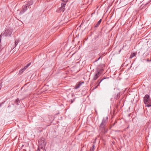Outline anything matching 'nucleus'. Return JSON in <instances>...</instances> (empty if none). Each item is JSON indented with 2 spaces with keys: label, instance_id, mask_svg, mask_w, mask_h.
Here are the masks:
<instances>
[{
  "label": "nucleus",
  "instance_id": "3",
  "mask_svg": "<svg viewBox=\"0 0 151 151\" xmlns=\"http://www.w3.org/2000/svg\"><path fill=\"white\" fill-rule=\"evenodd\" d=\"M39 145L40 147L42 148L44 147L46 144V142L45 139L43 137H42L38 141Z\"/></svg>",
  "mask_w": 151,
  "mask_h": 151
},
{
  "label": "nucleus",
  "instance_id": "16",
  "mask_svg": "<svg viewBox=\"0 0 151 151\" xmlns=\"http://www.w3.org/2000/svg\"><path fill=\"white\" fill-rule=\"evenodd\" d=\"M19 42V41L17 40H15V46L14 47H15L17 45L18 42Z\"/></svg>",
  "mask_w": 151,
  "mask_h": 151
},
{
  "label": "nucleus",
  "instance_id": "11",
  "mask_svg": "<svg viewBox=\"0 0 151 151\" xmlns=\"http://www.w3.org/2000/svg\"><path fill=\"white\" fill-rule=\"evenodd\" d=\"M102 20L101 19H100L98 22L95 25L94 27H98L99 24H100L101 23V22Z\"/></svg>",
  "mask_w": 151,
  "mask_h": 151
},
{
  "label": "nucleus",
  "instance_id": "1",
  "mask_svg": "<svg viewBox=\"0 0 151 151\" xmlns=\"http://www.w3.org/2000/svg\"><path fill=\"white\" fill-rule=\"evenodd\" d=\"M108 119V117L104 118L99 126L100 129L101 130L104 134H106L107 132V129L106 128V126Z\"/></svg>",
  "mask_w": 151,
  "mask_h": 151
},
{
  "label": "nucleus",
  "instance_id": "24",
  "mask_svg": "<svg viewBox=\"0 0 151 151\" xmlns=\"http://www.w3.org/2000/svg\"><path fill=\"white\" fill-rule=\"evenodd\" d=\"M101 58V57H99L97 60H96L95 61L96 62V61H98L99 60V59L100 58Z\"/></svg>",
  "mask_w": 151,
  "mask_h": 151
},
{
  "label": "nucleus",
  "instance_id": "9",
  "mask_svg": "<svg viewBox=\"0 0 151 151\" xmlns=\"http://www.w3.org/2000/svg\"><path fill=\"white\" fill-rule=\"evenodd\" d=\"M84 82H81V81L79 82L78 83H77L76 85L75 88V89H77L78 88H79L80 86L81 85V84L83 83Z\"/></svg>",
  "mask_w": 151,
  "mask_h": 151
},
{
  "label": "nucleus",
  "instance_id": "23",
  "mask_svg": "<svg viewBox=\"0 0 151 151\" xmlns=\"http://www.w3.org/2000/svg\"><path fill=\"white\" fill-rule=\"evenodd\" d=\"M4 103V102H2L0 104V107L1 106L2 104Z\"/></svg>",
  "mask_w": 151,
  "mask_h": 151
},
{
  "label": "nucleus",
  "instance_id": "26",
  "mask_svg": "<svg viewBox=\"0 0 151 151\" xmlns=\"http://www.w3.org/2000/svg\"><path fill=\"white\" fill-rule=\"evenodd\" d=\"M23 99H21L20 100V101H22V100H23Z\"/></svg>",
  "mask_w": 151,
  "mask_h": 151
},
{
  "label": "nucleus",
  "instance_id": "8",
  "mask_svg": "<svg viewBox=\"0 0 151 151\" xmlns=\"http://www.w3.org/2000/svg\"><path fill=\"white\" fill-rule=\"evenodd\" d=\"M62 6L60 8V12H63L65 10V3H62Z\"/></svg>",
  "mask_w": 151,
  "mask_h": 151
},
{
  "label": "nucleus",
  "instance_id": "12",
  "mask_svg": "<svg viewBox=\"0 0 151 151\" xmlns=\"http://www.w3.org/2000/svg\"><path fill=\"white\" fill-rule=\"evenodd\" d=\"M15 103L17 104V105H19V103H20V100L18 98H17L15 101Z\"/></svg>",
  "mask_w": 151,
  "mask_h": 151
},
{
  "label": "nucleus",
  "instance_id": "18",
  "mask_svg": "<svg viewBox=\"0 0 151 151\" xmlns=\"http://www.w3.org/2000/svg\"><path fill=\"white\" fill-rule=\"evenodd\" d=\"M68 0H62V1L64 2L63 3H65L66 4V3Z\"/></svg>",
  "mask_w": 151,
  "mask_h": 151
},
{
  "label": "nucleus",
  "instance_id": "21",
  "mask_svg": "<svg viewBox=\"0 0 151 151\" xmlns=\"http://www.w3.org/2000/svg\"><path fill=\"white\" fill-rule=\"evenodd\" d=\"M27 68V67L26 66H24L23 69L24 70H25Z\"/></svg>",
  "mask_w": 151,
  "mask_h": 151
},
{
  "label": "nucleus",
  "instance_id": "25",
  "mask_svg": "<svg viewBox=\"0 0 151 151\" xmlns=\"http://www.w3.org/2000/svg\"><path fill=\"white\" fill-rule=\"evenodd\" d=\"M147 61H151V60H149V59H147Z\"/></svg>",
  "mask_w": 151,
  "mask_h": 151
},
{
  "label": "nucleus",
  "instance_id": "14",
  "mask_svg": "<svg viewBox=\"0 0 151 151\" xmlns=\"http://www.w3.org/2000/svg\"><path fill=\"white\" fill-rule=\"evenodd\" d=\"M95 147V145L93 144L92 147L91 148L90 151H94V148Z\"/></svg>",
  "mask_w": 151,
  "mask_h": 151
},
{
  "label": "nucleus",
  "instance_id": "29",
  "mask_svg": "<svg viewBox=\"0 0 151 151\" xmlns=\"http://www.w3.org/2000/svg\"><path fill=\"white\" fill-rule=\"evenodd\" d=\"M95 112H96V113H97V111H96V110H95Z\"/></svg>",
  "mask_w": 151,
  "mask_h": 151
},
{
  "label": "nucleus",
  "instance_id": "7",
  "mask_svg": "<svg viewBox=\"0 0 151 151\" xmlns=\"http://www.w3.org/2000/svg\"><path fill=\"white\" fill-rule=\"evenodd\" d=\"M106 78H107V77H104L102 79H99L96 82V84H97V85L96 86V88L98 86H99L100 84V83L102 82V81L104 80V79H106Z\"/></svg>",
  "mask_w": 151,
  "mask_h": 151
},
{
  "label": "nucleus",
  "instance_id": "30",
  "mask_svg": "<svg viewBox=\"0 0 151 151\" xmlns=\"http://www.w3.org/2000/svg\"><path fill=\"white\" fill-rule=\"evenodd\" d=\"M121 50H119V52H120V51Z\"/></svg>",
  "mask_w": 151,
  "mask_h": 151
},
{
  "label": "nucleus",
  "instance_id": "27",
  "mask_svg": "<svg viewBox=\"0 0 151 151\" xmlns=\"http://www.w3.org/2000/svg\"><path fill=\"white\" fill-rule=\"evenodd\" d=\"M118 131H118V130H116L115 132H118Z\"/></svg>",
  "mask_w": 151,
  "mask_h": 151
},
{
  "label": "nucleus",
  "instance_id": "20",
  "mask_svg": "<svg viewBox=\"0 0 151 151\" xmlns=\"http://www.w3.org/2000/svg\"><path fill=\"white\" fill-rule=\"evenodd\" d=\"M75 99H72L71 100V103H73L74 101H75Z\"/></svg>",
  "mask_w": 151,
  "mask_h": 151
},
{
  "label": "nucleus",
  "instance_id": "17",
  "mask_svg": "<svg viewBox=\"0 0 151 151\" xmlns=\"http://www.w3.org/2000/svg\"><path fill=\"white\" fill-rule=\"evenodd\" d=\"M119 95L118 94H118H117V95L116 96H115V99H118V98L119 97Z\"/></svg>",
  "mask_w": 151,
  "mask_h": 151
},
{
  "label": "nucleus",
  "instance_id": "15",
  "mask_svg": "<svg viewBox=\"0 0 151 151\" xmlns=\"http://www.w3.org/2000/svg\"><path fill=\"white\" fill-rule=\"evenodd\" d=\"M24 70H23V69H22L20 70L19 71V74H22Z\"/></svg>",
  "mask_w": 151,
  "mask_h": 151
},
{
  "label": "nucleus",
  "instance_id": "4",
  "mask_svg": "<svg viewBox=\"0 0 151 151\" xmlns=\"http://www.w3.org/2000/svg\"><path fill=\"white\" fill-rule=\"evenodd\" d=\"M12 32V30L11 29L7 28L3 34V35L6 37L9 36L11 35Z\"/></svg>",
  "mask_w": 151,
  "mask_h": 151
},
{
  "label": "nucleus",
  "instance_id": "19",
  "mask_svg": "<svg viewBox=\"0 0 151 151\" xmlns=\"http://www.w3.org/2000/svg\"><path fill=\"white\" fill-rule=\"evenodd\" d=\"M31 64V63H29L28 64L26 65L27 67L28 68L29 66H30V65Z\"/></svg>",
  "mask_w": 151,
  "mask_h": 151
},
{
  "label": "nucleus",
  "instance_id": "28",
  "mask_svg": "<svg viewBox=\"0 0 151 151\" xmlns=\"http://www.w3.org/2000/svg\"><path fill=\"white\" fill-rule=\"evenodd\" d=\"M140 52H138V54H139V55L140 54Z\"/></svg>",
  "mask_w": 151,
  "mask_h": 151
},
{
  "label": "nucleus",
  "instance_id": "2",
  "mask_svg": "<svg viewBox=\"0 0 151 151\" xmlns=\"http://www.w3.org/2000/svg\"><path fill=\"white\" fill-rule=\"evenodd\" d=\"M144 102L146 107L151 106V99L149 95L148 94L145 95L144 97Z\"/></svg>",
  "mask_w": 151,
  "mask_h": 151
},
{
  "label": "nucleus",
  "instance_id": "6",
  "mask_svg": "<svg viewBox=\"0 0 151 151\" xmlns=\"http://www.w3.org/2000/svg\"><path fill=\"white\" fill-rule=\"evenodd\" d=\"M28 5H25L24 6H23V8L21 11L20 12V14H22L24 12L27 10L28 8Z\"/></svg>",
  "mask_w": 151,
  "mask_h": 151
},
{
  "label": "nucleus",
  "instance_id": "22",
  "mask_svg": "<svg viewBox=\"0 0 151 151\" xmlns=\"http://www.w3.org/2000/svg\"><path fill=\"white\" fill-rule=\"evenodd\" d=\"M117 123V121H115V122L114 123L113 125H112V126H114V125Z\"/></svg>",
  "mask_w": 151,
  "mask_h": 151
},
{
  "label": "nucleus",
  "instance_id": "5",
  "mask_svg": "<svg viewBox=\"0 0 151 151\" xmlns=\"http://www.w3.org/2000/svg\"><path fill=\"white\" fill-rule=\"evenodd\" d=\"M100 72L97 71L96 73L94 75L92 79V81H95L97 80L100 76Z\"/></svg>",
  "mask_w": 151,
  "mask_h": 151
},
{
  "label": "nucleus",
  "instance_id": "13",
  "mask_svg": "<svg viewBox=\"0 0 151 151\" xmlns=\"http://www.w3.org/2000/svg\"><path fill=\"white\" fill-rule=\"evenodd\" d=\"M135 55V53H131L130 55V57H129V58L131 59L133 57H134Z\"/></svg>",
  "mask_w": 151,
  "mask_h": 151
},
{
  "label": "nucleus",
  "instance_id": "10",
  "mask_svg": "<svg viewBox=\"0 0 151 151\" xmlns=\"http://www.w3.org/2000/svg\"><path fill=\"white\" fill-rule=\"evenodd\" d=\"M33 4V1L32 0H31V1H28L27 4L26 5H28V7L31 5H32Z\"/></svg>",
  "mask_w": 151,
  "mask_h": 151
}]
</instances>
